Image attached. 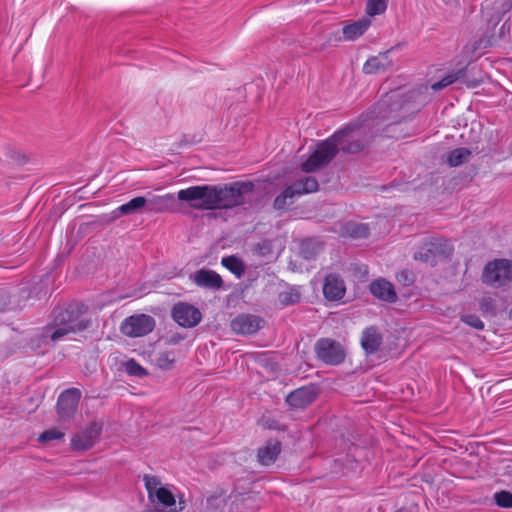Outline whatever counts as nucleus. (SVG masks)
Segmentation results:
<instances>
[{
    "label": "nucleus",
    "instance_id": "nucleus-29",
    "mask_svg": "<svg viewBox=\"0 0 512 512\" xmlns=\"http://www.w3.org/2000/svg\"><path fill=\"white\" fill-rule=\"evenodd\" d=\"M388 0H366V12L369 16H375L385 12Z\"/></svg>",
    "mask_w": 512,
    "mask_h": 512
},
{
    "label": "nucleus",
    "instance_id": "nucleus-34",
    "mask_svg": "<svg viewBox=\"0 0 512 512\" xmlns=\"http://www.w3.org/2000/svg\"><path fill=\"white\" fill-rule=\"evenodd\" d=\"M175 361L174 354L172 352H165L159 355L157 358V364L161 369H169Z\"/></svg>",
    "mask_w": 512,
    "mask_h": 512
},
{
    "label": "nucleus",
    "instance_id": "nucleus-18",
    "mask_svg": "<svg viewBox=\"0 0 512 512\" xmlns=\"http://www.w3.org/2000/svg\"><path fill=\"white\" fill-rule=\"evenodd\" d=\"M191 279L200 287L219 289L222 286L220 275L212 270H198L191 275Z\"/></svg>",
    "mask_w": 512,
    "mask_h": 512
},
{
    "label": "nucleus",
    "instance_id": "nucleus-19",
    "mask_svg": "<svg viewBox=\"0 0 512 512\" xmlns=\"http://www.w3.org/2000/svg\"><path fill=\"white\" fill-rule=\"evenodd\" d=\"M371 25L368 17L360 18L343 26V38L346 41H353L362 36Z\"/></svg>",
    "mask_w": 512,
    "mask_h": 512
},
{
    "label": "nucleus",
    "instance_id": "nucleus-33",
    "mask_svg": "<svg viewBox=\"0 0 512 512\" xmlns=\"http://www.w3.org/2000/svg\"><path fill=\"white\" fill-rule=\"evenodd\" d=\"M64 437V432L57 428H52L44 431L38 438L40 442H49L53 440H60Z\"/></svg>",
    "mask_w": 512,
    "mask_h": 512
},
{
    "label": "nucleus",
    "instance_id": "nucleus-30",
    "mask_svg": "<svg viewBox=\"0 0 512 512\" xmlns=\"http://www.w3.org/2000/svg\"><path fill=\"white\" fill-rule=\"evenodd\" d=\"M123 366L130 376L144 377L147 375V371L134 359L127 360L124 362Z\"/></svg>",
    "mask_w": 512,
    "mask_h": 512
},
{
    "label": "nucleus",
    "instance_id": "nucleus-20",
    "mask_svg": "<svg viewBox=\"0 0 512 512\" xmlns=\"http://www.w3.org/2000/svg\"><path fill=\"white\" fill-rule=\"evenodd\" d=\"M382 340V335L378 328L370 326L362 332L361 345L366 353L373 354L381 346Z\"/></svg>",
    "mask_w": 512,
    "mask_h": 512
},
{
    "label": "nucleus",
    "instance_id": "nucleus-37",
    "mask_svg": "<svg viewBox=\"0 0 512 512\" xmlns=\"http://www.w3.org/2000/svg\"><path fill=\"white\" fill-rule=\"evenodd\" d=\"M300 295L295 291L284 292L280 295V300L283 304L289 305L299 301Z\"/></svg>",
    "mask_w": 512,
    "mask_h": 512
},
{
    "label": "nucleus",
    "instance_id": "nucleus-28",
    "mask_svg": "<svg viewBox=\"0 0 512 512\" xmlns=\"http://www.w3.org/2000/svg\"><path fill=\"white\" fill-rule=\"evenodd\" d=\"M144 484L148 493L149 500L151 502H154V495L156 494L158 489H161L163 487L161 486L160 480L156 476L145 475Z\"/></svg>",
    "mask_w": 512,
    "mask_h": 512
},
{
    "label": "nucleus",
    "instance_id": "nucleus-13",
    "mask_svg": "<svg viewBox=\"0 0 512 512\" xmlns=\"http://www.w3.org/2000/svg\"><path fill=\"white\" fill-rule=\"evenodd\" d=\"M450 251V247L446 240L438 239L434 242L428 244V247L425 251H419L415 253L414 258L416 260H421L426 263H430L434 265L436 263L437 257L445 256Z\"/></svg>",
    "mask_w": 512,
    "mask_h": 512
},
{
    "label": "nucleus",
    "instance_id": "nucleus-21",
    "mask_svg": "<svg viewBox=\"0 0 512 512\" xmlns=\"http://www.w3.org/2000/svg\"><path fill=\"white\" fill-rule=\"evenodd\" d=\"M162 505L168 512H178L184 509V506H180L179 508L176 505L175 497L172 491L167 487H162L158 489L156 494L154 495V502Z\"/></svg>",
    "mask_w": 512,
    "mask_h": 512
},
{
    "label": "nucleus",
    "instance_id": "nucleus-5",
    "mask_svg": "<svg viewBox=\"0 0 512 512\" xmlns=\"http://www.w3.org/2000/svg\"><path fill=\"white\" fill-rule=\"evenodd\" d=\"M318 189V182L312 176H305L287 187L274 201L276 209H283L294 196H300L315 192Z\"/></svg>",
    "mask_w": 512,
    "mask_h": 512
},
{
    "label": "nucleus",
    "instance_id": "nucleus-23",
    "mask_svg": "<svg viewBox=\"0 0 512 512\" xmlns=\"http://www.w3.org/2000/svg\"><path fill=\"white\" fill-rule=\"evenodd\" d=\"M390 66V61L388 59V52L381 53L377 56L369 58L364 66L363 71L366 74H373L379 71H384Z\"/></svg>",
    "mask_w": 512,
    "mask_h": 512
},
{
    "label": "nucleus",
    "instance_id": "nucleus-40",
    "mask_svg": "<svg viewBox=\"0 0 512 512\" xmlns=\"http://www.w3.org/2000/svg\"><path fill=\"white\" fill-rule=\"evenodd\" d=\"M396 512H408L406 509H399Z\"/></svg>",
    "mask_w": 512,
    "mask_h": 512
},
{
    "label": "nucleus",
    "instance_id": "nucleus-17",
    "mask_svg": "<svg viewBox=\"0 0 512 512\" xmlns=\"http://www.w3.org/2000/svg\"><path fill=\"white\" fill-rule=\"evenodd\" d=\"M370 292L373 296L386 302L393 303L397 300V294L393 285L385 279H377L370 284Z\"/></svg>",
    "mask_w": 512,
    "mask_h": 512
},
{
    "label": "nucleus",
    "instance_id": "nucleus-3",
    "mask_svg": "<svg viewBox=\"0 0 512 512\" xmlns=\"http://www.w3.org/2000/svg\"><path fill=\"white\" fill-rule=\"evenodd\" d=\"M87 324L79 318H72L68 311L61 313L52 326H48L43 332V341L50 339L52 342L60 341L69 333L84 330Z\"/></svg>",
    "mask_w": 512,
    "mask_h": 512
},
{
    "label": "nucleus",
    "instance_id": "nucleus-12",
    "mask_svg": "<svg viewBox=\"0 0 512 512\" xmlns=\"http://www.w3.org/2000/svg\"><path fill=\"white\" fill-rule=\"evenodd\" d=\"M396 94L387 95L384 99L379 101L371 111L370 120L374 121H390L389 125L395 123L392 113L399 109V104L391 101L395 98Z\"/></svg>",
    "mask_w": 512,
    "mask_h": 512
},
{
    "label": "nucleus",
    "instance_id": "nucleus-35",
    "mask_svg": "<svg viewBox=\"0 0 512 512\" xmlns=\"http://www.w3.org/2000/svg\"><path fill=\"white\" fill-rule=\"evenodd\" d=\"M461 319L464 323L475 329L482 330L484 328V323L476 315H464Z\"/></svg>",
    "mask_w": 512,
    "mask_h": 512
},
{
    "label": "nucleus",
    "instance_id": "nucleus-4",
    "mask_svg": "<svg viewBox=\"0 0 512 512\" xmlns=\"http://www.w3.org/2000/svg\"><path fill=\"white\" fill-rule=\"evenodd\" d=\"M512 280V261L496 259L486 264L482 281L495 288L507 285Z\"/></svg>",
    "mask_w": 512,
    "mask_h": 512
},
{
    "label": "nucleus",
    "instance_id": "nucleus-22",
    "mask_svg": "<svg viewBox=\"0 0 512 512\" xmlns=\"http://www.w3.org/2000/svg\"><path fill=\"white\" fill-rule=\"evenodd\" d=\"M281 451V444L278 441H269L258 451V459L262 465L274 463Z\"/></svg>",
    "mask_w": 512,
    "mask_h": 512
},
{
    "label": "nucleus",
    "instance_id": "nucleus-31",
    "mask_svg": "<svg viewBox=\"0 0 512 512\" xmlns=\"http://www.w3.org/2000/svg\"><path fill=\"white\" fill-rule=\"evenodd\" d=\"M462 74L463 72L460 70L456 73L446 75L440 81L433 83L431 88L435 91L441 90L456 82L462 76Z\"/></svg>",
    "mask_w": 512,
    "mask_h": 512
},
{
    "label": "nucleus",
    "instance_id": "nucleus-36",
    "mask_svg": "<svg viewBox=\"0 0 512 512\" xmlns=\"http://www.w3.org/2000/svg\"><path fill=\"white\" fill-rule=\"evenodd\" d=\"M255 251L260 256H267V255L271 254V252H272V244L268 240H263V241L257 243V245L255 246Z\"/></svg>",
    "mask_w": 512,
    "mask_h": 512
},
{
    "label": "nucleus",
    "instance_id": "nucleus-1",
    "mask_svg": "<svg viewBox=\"0 0 512 512\" xmlns=\"http://www.w3.org/2000/svg\"><path fill=\"white\" fill-rule=\"evenodd\" d=\"M253 187L251 182L190 186L179 190L177 199L197 210L230 209L242 205Z\"/></svg>",
    "mask_w": 512,
    "mask_h": 512
},
{
    "label": "nucleus",
    "instance_id": "nucleus-6",
    "mask_svg": "<svg viewBox=\"0 0 512 512\" xmlns=\"http://www.w3.org/2000/svg\"><path fill=\"white\" fill-rule=\"evenodd\" d=\"M155 328V320L146 314H135L123 320L120 326L121 332L132 338L143 337Z\"/></svg>",
    "mask_w": 512,
    "mask_h": 512
},
{
    "label": "nucleus",
    "instance_id": "nucleus-16",
    "mask_svg": "<svg viewBox=\"0 0 512 512\" xmlns=\"http://www.w3.org/2000/svg\"><path fill=\"white\" fill-rule=\"evenodd\" d=\"M316 391L312 387H301L291 392L287 398V403L298 409H302L310 405L316 399Z\"/></svg>",
    "mask_w": 512,
    "mask_h": 512
},
{
    "label": "nucleus",
    "instance_id": "nucleus-27",
    "mask_svg": "<svg viewBox=\"0 0 512 512\" xmlns=\"http://www.w3.org/2000/svg\"><path fill=\"white\" fill-rule=\"evenodd\" d=\"M345 233L353 238H363L369 232L366 224L349 222L345 225Z\"/></svg>",
    "mask_w": 512,
    "mask_h": 512
},
{
    "label": "nucleus",
    "instance_id": "nucleus-14",
    "mask_svg": "<svg viewBox=\"0 0 512 512\" xmlns=\"http://www.w3.org/2000/svg\"><path fill=\"white\" fill-rule=\"evenodd\" d=\"M263 320L260 317L248 314L238 315L231 322V328L238 334H254L262 326Z\"/></svg>",
    "mask_w": 512,
    "mask_h": 512
},
{
    "label": "nucleus",
    "instance_id": "nucleus-7",
    "mask_svg": "<svg viewBox=\"0 0 512 512\" xmlns=\"http://www.w3.org/2000/svg\"><path fill=\"white\" fill-rule=\"evenodd\" d=\"M319 359L330 365H337L344 360L345 352L341 344L335 340L322 338L315 345Z\"/></svg>",
    "mask_w": 512,
    "mask_h": 512
},
{
    "label": "nucleus",
    "instance_id": "nucleus-32",
    "mask_svg": "<svg viewBox=\"0 0 512 512\" xmlns=\"http://www.w3.org/2000/svg\"><path fill=\"white\" fill-rule=\"evenodd\" d=\"M495 503L501 508H512V493L502 490L494 494Z\"/></svg>",
    "mask_w": 512,
    "mask_h": 512
},
{
    "label": "nucleus",
    "instance_id": "nucleus-25",
    "mask_svg": "<svg viewBox=\"0 0 512 512\" xmlns=\"http://www.w3.org/2000/svg\"><path fill=\"white\" fill-rule=\"evenodd\" d=\"M471 152L467 148H457L450 151L447 155V163L451 167H457L468 161Z\"/></svg>",
    "mask_w": 512,
    "mask_h": 512
},
{
    "label": "nucleus",
    "instance_id": "nucleus-38",
    "mask_svg": "<svg viewBox=\"0 0 512 512\" xmlns=\"http://www.w3.org/2000/svg\"><path fill=\"white\" fill-rule=\"evenodd\" d=\"M480 309L483 312L490 313L495 310V301L491 296L483 297L480 301Z\"/></svg>",
    "mask_w": 512,
    "mask_h": 512
},
{
    "label": "nucleus",
    "instance_id": "nucleus-10",
    "mask_svg": "<svg viewBox=\"0 0 512 512\" xmlns=\"http://www.w3.org/2000/svg\"><path fill=\"white\" fill-rule=\"evenodd\" d=\"M173 319L182 327H194L201 320L200 311L192 305L179 303L172 310Z\"/></svg>",
    "mask_w": 512,
    "mask_h": 512
},
{
    "label": "nucleus",
    "instance_id": "nucleus-9",
    "mask_svg": "<svg viewBox=\"0 0 512 512\" xmlns=\"http://www.w3.org/2000/svg\"><path fill=\"white\" fill-rule=\"evenodd\" d=\"M146 212L148 213H176L178 211L176 197L172 193L164 195H150L146 198Z\"/></svg>",
    "mask_w": 512,
    "mask_h": 512
},
{
    "label": "nucleus",
    "instance_id": "nucleus-39",
    "mask_svg": "<svg viewBox=\"0 0 512 512\" xmlns=\"http://www.w3.org/2000/svg\"><path fill=\"white\" fill-rule=\"evenodd\" d=\"M402 276H403V279H404L405 281H407L408 283H411V282H412V280L409 278V274H408V272L403 271V272H401V273L399 274V276H398V277H402Z\"/></svg>",
    "mask_w": 512,
    "mask_h": 512
},
{
    "label": "nucleus",
    "instance_id": "nucleus-15",
    "mask_svg": "<svg viewBox=\"0 0 512 512\" xmlns=\"http://www.w3.org/2000/svg\"><path fill=\"white\" fill-rule=\"evenodd\" d=\"M345 292V283L339 275L329 274L326 276L323 285V294L328 301L341 300Z\"/></svg>",
    "mask_w": 512,
    "mask_h": 512
},
{
    "label": "nucleus",
    "instance_id": "nucleus-11",
    "mask_svg": "<svg viewBox=\"0 0 512 512\" xmlns=\"http://www.w3.org/2000/svg\"><path fill=\"white\" fill-rule=\"evenodd\" d=\"M102 431V425L99 423H92L88 428L75 434L72 438L71 444L76 450L90 449L99 438Z\"/></svg>",
    "mask_w": 512,
    "mask_h": 512
},
{
    "label": "nucleus",
    "instance_id": "nucleus-26",
    "mask_svg": "<svg viewBox=\"0 0 512 512\" xmlns=\"http://www.w3.org/2000/svg\"><path fill=\"white\" fill-rule=\"evenodd\" d=\"M221 263L225 268H227L230 272L235 274L238 278H240L245 272V267L242 261L235 256L223 257Z\"/></svg>",
    "mask_w": 512,
    "mask_h": 512
},
{
    "label": "nucleus",
    "instance_id": "nucleus-2",
    "mask_svg": "<svg viewBox=\"0 0 512 512\" xmlns=\"http://www.w3.org/2000/svg\"><path fill=\"white\" fill-rule=\"evenodd\" d=\"M369 123L351 124L334 133L328 140L316 145L308 159L302 163V170L314 172L325 166L338 151L357 153L369 139Z\"/></svg>",
    "mask_w": 512,
    "mask_h": 512
},
{
    "label": "nucleus",
    "instance_id": "nucleus-8",
    "mask_svg": "<svg viewBox=\"0 0 512 512\" xmlns=\"http://www.w3.org/2000/svg\"><path fill=\"white\" fill-rule=\"evenodd\" d=\"M81 398L80 390L76 388L62 392L58 398V414L62 421L69 420L74 416Z\"/></svg>",
    "mask_w": 512,
    "mask_h": 512
},
{
    "label": "nucleus",
    "instance_id": "nucleus-24",
    "mask_svg": "<svg viewBox=\"0 0 512 512\" xmlns=\"http://www.w3.org/2000/svg\"><path fill=\"white\" fill-rule=\"evenodd\" d=\"M147 201L146 197L138 196L131 199L129 202L119 206L115 212H118L121 215H127L131 213L138 212L139 210L146 208Z\"/></svg>",
    "mask_w": 512,
    "mask_h": 512
}]
</instances>
